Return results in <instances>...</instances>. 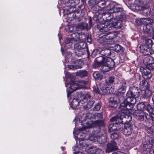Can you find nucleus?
I'll return each instance as SVG.
<instances>
[{
    "instance_id": "26",
    "label": "nucleus",
    "mask_w": 154,
    "mask_h": 154,
    "mask_svg": "<svg viewBox=\"0 0 154 154\" xmlns=\"http://www.w3.org/2000/svg\"><path fill=\"white\" fill-rule=\"evenodd\" d=\"M80 103V102H79L77 99H74L71 103V106L72 109H75L79 104V105L81 104V103Z\"/></svg>"
},
{
    "instance_id": "50",
    "label": "nucleus",
    "mask_w": 154,
    "mask_h": 154,
    "mask_svg": "<svg viewBox=\"0 0 154 154\" xmlns=\"http://www.w3.org/2000/svg\"><path fill=\"white\" fill-rule=\"evenodd\" d=\"M74 27L75 26H70V32L76 30V29H75Z\"/></svg>"
},
{
    "instance_id": "36",
    "label": "nucleus",
    "mask_w": 154,
    "mask_h": 154,
    "mask_svg": "<svg viewBox=\"0 0 154 154\" xmlns=\"http://www.w3.org/2000/svg\"><path fill=\"white\" fill-rule=\"evenodd\" d=\"M146 67L150 70L154 69V63L148 62L146 65Z\"/></svg>"
},
{
    "instance_id": "7",
    "label": "nucleus",
    "mask_w": 154,
    "mask_h": 154,
    "mask_svg": "<svg viewBox=\"0 0 154 154\" xmlns=\"http://www.w3.org/2000/svg\"><path fill=\"white\" fill-rule=\"evenodd\" d=\"M103 24H101L99 25H98V26L99 29L100 31L102 33V34H103V37L105 38V39L107 40H109L110 39H112L114 38L116 36V35L115 34V33L113 32H109L110 30H108L107 31H102L101 29L102 28L101 27V25Z\"/></svg>"
},
{
    "instance_id": "56",
    "label": "nucleus",
    "mask_w": 154,
    "mask_h": 154,
    "mask_svg": "<svg viewBox=\"0 0 154 154\" xmlns=\"http://www.w3.org/2000/svg\"><path fill=\"white\" fill-rule=\"evenodd\" d=\"M146 59L148 60H150V58H146Z\"/></svg>"
},
{
    "instance_id": "9",
    "label": "nucleus",
    "mask_w": 154,
    "mask_h": 154,
    "mask_svg": "<svg viewBox=\"0 0 154 154\" xmlns=\"http://www.w3.org/2000/svg\"><path fill=\"white\" fill-rule=\"evenodd\" d=\"M109 10H108L109 11H110V12L117 13L120 11L122 10L121 6L117 4L116 3H113L109 5Z\"/></svg>"
},
{
    "instance_id": "63",
    "label": "nucleus",
    "mask_w": 154,
    "mask_h": 154,
    "mask_svg": "<svg viewBox=\"0 0 154 154\" xmlns=\"http://www.w3.org/2000/svg\"><path fill=\"white\" fill-rule=\"evenodd\" d=\"M151 58V59H152V58Z\"/></svg>"
},
{
    "instance_id": "41",
    "label": "nucleus",
    "mask_w": 154,
    "mask_h": 154,
    "mask_svg": "<svg viewBox=\"0 0 154 154\" xmlns=\"http://www.w3.org/2000/svg\"><path fill=\"white\" fill-rule=\"evenodd\" d=\"M110 137L112 139H115L118 137L119 135L116 133H112L111 134Z\"/></svg>"
},
{
    "instance_id": "34",
    "label": "nucleus",
    "mask_w": 154,
    "mask_h": 154,
    "mask_svg": "<svg viewBox=\"0 0 154 154\" xmlns=\"http://www.w3.org/2000/svg\"><path fill=\"white\" fill-rule=\"evenodd\" d=\"M151 24L149 23V24H147L146 26V29L145 30L146 32L148 33L151 32L152 30V26H150Z\"/></svg>"
},
{
    "instance_id": "37",
    "label": "nucleus",
    "mask_w": 154,
    "mask_h": 154,
    "mask_svg": "<svg viewBox=\"0 0 154 154\" xmlns=\"http://www.w3.org/2000/svg\"><path fill=\"white\" fill-rule=\"evenodd\" d=\"M153 144H144L143 146V149L144 151H147L149 150V149L151 148V146H149L150 145H153Z\"/></svg>"
},
{
    "instance_id": "31",
    "label": "nucleus",
    "mask_w": 154,
    "mask_h": 154,
    "mask_svg": "<svg viewBox=\"0 0 154 154\" xmlns=\"http://www.w3.org/2000/svg\"><path fill=\"white\" fill-rule=\"evenodd\" d=\"M145 105L143 102H141L138 104L137 106V109L141 111H142L144 110Z\"/></svg>"
},
{
    "instance_id": "15",
    "label": "nucleus",
    "mask_w": 154,
    "mask_h": 154,
    "mask_svg": "<svg viewBox=\"0 0 154 154\" xmlns=\"http://www.w3.org/2000/svg\"><path fill=\"white\" fill-rule=\"evenodd\" d=\"M74 48L75 54L78 56H81L84 54V49L81 48V46L79 44H75Z\"/></svg>"
},
{
    "instance_id": "48",
    "label": "nucleus",
    "mask_w": 154,
    "mask_h": 154,
    "mask_svg": "<svg viewBox=\"0 0 154 154\" xmlns=\"http://www.w3.org/2000/svg\"><path fill=\"white\" fill-rule=\"evenodd\" d=\"M65 29L66 32H70V26L66 25L65 27Z\"/></svg>"
},
{
    "instance_id": "10",
    "label": "nucleus",
    "mask_w": 154,
    "mask_h": 154,
    "mask_svg": "<svg viewBox=\"0 0 154 154\" xmlns=\"http://www.w3.org/2000/svg\"><path fill=\"white\" fill-rule=\"evenodd\" d=\"M100 90L94 87H93V91L97 93H100L101 94L109 93V89L108 87H104L102 85H100Z\"/></svg>"
},
{
    "instance_id": "55",
    "label": "nucleus",
    "mask_w": 154,
    "mask_h": 154,
    "mask_svg": "<svg viewBox=\"0 0 154 154\" xmlns=\"http://www.w3.org/2000/svg\"><path fill=\"white\" fill-rule=\"evenodd\" d=\"M152 99L153 102L154 103V96L152 97Z\"/></svg>"
},
{
    "instance_id": "54",
    "label": "nucleus",
    "mask_w": 154,
    "mask_h": 154,
    "mask_svg": "<svg viewBox=\"0 0 154 154\" xmlns=\"http://www.w3.org/2000/svg\"><path fill=\"white\" fill-rule=\"evenodd\" d=\"M98 130L97 131H99L100 130V129L99 127H98Z\"/></svg>"
},
{
    "instance_id": "4",
    "label": "nucleus",
    "mask_w": 154,
    "mask_h": 154,
    "mask_svg": "<svg viewBox=\"0 0 154 154\" xmlns=\"http://www.w3.org/2000/svg\"><path fill=\"white\" fill-rule=\"evenodd\" d=\"M115 63L113 60L108 57H104L100 70L102 72H107L113 67Z\"/></svg>"
},
{
    "instance_id": "6",
    "label": "nucleus",
    "mask_w": 154,
    "mask_h": 154,
    "mask_svg": "<svg viewBox=\"0 0 154 154\" xmlns=\"http://www.w3.org/2000/svg\"><path fill=\"white\" fill-rule=\"evenodd\" d=\"M94 103V101L92 100L91 97L88 94L80 101V103L83 105L85 109H88L92 106Z\"/></svg>"
},
{
    "instance_id": "61",
    "label": "nucleus",
    "mask_w": 154,
    "mask_h": 154,
    "mask_svg": "<svg viewBox=\"0 0 154 154\" xmlns=\"http://www.w3.org/2000/svg\"><path fill=\"white\" fill-rule=\"evenodd\" d=\"M76 149H74L75 151H76Z\"/></svg>"
},
{
    "instance_id": "32",
    "label": "nucleus",
    "mask_w": 154,
    "mask_h": 154,
    "mask_svg": "<svg viewBox=\"0 0 154 154\" xmlns=\"http://www.w3.org/2000/svg\"><path fill=\"white\" fill-rule=\"evenodd\" d=\"M77 73L78 75L82 77L86 76L87 75V72L85 70H80Z\"/></svg>"
},
{
    "instance_id": "58",
    "label": "nucleus",
    "mask_w": 154,
    "mask_h": 154,
    "mask_svg": "<svg viewBox=\"0 0 154 154\" xmlns=\"http://www.w3.org/2000/svg\"><path fill=\"white\" fill-rule=\"evenodd\" d=\"M88 115H89V116H90L91 115V113H89L88 114Z\"/></svg>"
},
{
    "instance_id": "28",
    "label": "nucleus",
    "mask_w": 154,
    "mask_h": 154,
    "mask_svg": "<svg viewBox=\"0 0 154 154\" xmlns=\"http://www.w3.org/2000/svg\"><path fill=\"white\" fill-rule=\"evenodd\" d=\"M140 85L141 88L143 90L146 89L148 87V82L145 80H142Z\"/></svg>"
},
{
    "instance_id": "43",
    "label": "nucleus",
    "mask_w": 154,
    "mask_h": 154,
    "mask_svg": "<svg viewBox=\"0 0 154 154\" xmlns=\"http://www.w3.org/2000/svg\"><path fill=\"white\" fill-rule=\"evenodd\" d=\"M121 116L119 117V115H117V116H114L112 117L110 119L111 122H113L114 121H117L118 119H121Z\"/></svg>"
},
{
    "instance_id": "46",
    "label": "nucleus",
    "mask_w": 154,
    "mask_h": 154,
    "mask_svg": "<svg viewBox=\"0 0 154 154\" xmlns=\"http://www.w3.org/2000/svg\"><path fill=\"white\" fill-rule=\"evenodd\" d=\"M142 21H143V22L144 23H147V21H150L151 23H152L153 22V20L151 19L146 18H143L141 19Z\"/></svg>"
},
{
    "instance_id": "33",
    "label": "nucleus",
    "mask_w": 154,
    "mask_h": 154,
    "mask_svg": "<svg viewBox=\"0 0 154 154\" xmlns=\"http://www.w3.org/2000/svg\"><path fill=\"white\" fill-rule=\"evenodd\" d=\"M114 78L113 77H109L106 80V83L107 84L110 85L112 84L114 82Z\"/></svg>"
},
{
    "instance_id": "14",
    "label": "nucleus",
    "mask_w": 154,
    "mask_h": 154,
    "mask_svg": "<svg viewBox=\"0 0 154 154\" xmlns=\"http://www.w3.org/2000/svg\"><path fill=\"white\" fill-rule=\"evenodd\" d=\"M104 138V137L103 136L100 137L97 135H93L91 136H90L88 140L95 142H98L100 143H103L104 142L102 140Z\"/></svg>"
},
{
    "instance_id": "16",
    "label": "nucleus",
    "mask_w": 154,
    "mask_h": 154,
    "mask_svg": "<svg viewBox=\"0 0 154 154\" xmlns=\"http://www.w3.org/2000/svg\"><path fill=\"white\" fill-rule=\"evenodd\" d=\"M104 59V57L102 56H100L96 58L95 61L93 64V67L94 68H96L101 64L102 65Z\"/></svg>"
},
{
    "instance_id": "29",
    "label": "nucleus",
    "mask_w": 154,
    "mask_h": 154,
    "mask_svg": "<svg viewBox=\"0 0 154 154\" xmlns=\"http://www.w3.org/2000/svg\"><path fill=\"white\" fill-rule=\"evenodd\" d=\"M93 76L95 79H100L102 77V75L100 74L99 72L95 71L94 72Z\"/></svg>"
},
{
    "instance_id": "18",
    "label": "nucleus",
    "mask_w": 154,
    "mask_h": 154,
    "mask_svg": "<svg viewBox=\"0 0 154 154\" xmlns=\"http://www.w3.org/2000/svg\"><path fill=\"white\" fill-rule=\"evenodd\" d=\"M150 48L145 46H140V52L144 55H149L151 54L150 52Z\"/></svg>"
},
{
    "instance_id": "49",
    "label": "nucleus",
    "mask_w": 154,
    "mask_h": 154,
    "mask_svg": "<svg viewBox=\"0 0 154 154\" xmlns=\"http://www.w3.org/2000/svg\"><path fill=\"white\" fill-rule=\"evenodd\" d=\"M150 15L152 16H154V9H152L150 8L149 9V13Z\"/></svg>"
},
{
    "instance_id": "1",
    "label": "nucleus",
    "mask_w": 154,
    "mask_h": 154,
    "mask_svg": "<svg viewBox=\"0 0 154 154\" xmlns=\"http://www.w3.org/2000/svg\"><path fill=\"white\" fill-rule=\"evenodd\" d=\"M93 127H94L93 123H88L86 122V125H84L82 128H79V131L81 132L77 134V136H75V138L76 140H77V139L79 140L80 148H82L83 150L85 152L83 153L77 152L73 154H86L87 152L93 151L92 149H95V148L94 147L87 145L84 142H82L83 141L84 138L86 136V134L84 133L81 132L82 131L86 130L87 128H89Z\"/></svg>"
},
{
    "instance_id": "13",
    "label": "nucleus",
    "mask_w": 154,
    "mask_h": 154,
    "mask_svg": "<svg viewBox=\"0 0 154 154\" xmlns=\"http://www.w3.org/2000/svg\"><path fill=\"white\" fill-rule=\"evenodd\" d=\"M132 125L131 124L127 123L125 125V128L123 130L124 134L129 135L132 133Z\"/></svg>"
},
{
    "instance_id": "5",
    "label": "nucleus",
    "mask_w": 154,
    "mask_h": 154,
    "mask_svg": "<svg viewBox=\"0 0 154 154\" xmlns=\"http://www.w3.org/2000/svg\"><path fill=\"white\" fill-rule=\"evenodd\" d=\"M66 87H67V96L69 97L72 93L74 91L80 88L78 85L75 83L73 81H71L69 79H68L65 82Z\"/></svg>"
},
{
    "instance_id": "8",
    "label": "nucleus",
    "mask_w": 154,
    "mask_h": 154,
    "mask_svg": "<svg viewBox=\"0 0 154 154\" xmlns=\"http://www.w3.org/2000/svg\"><path fill=\"white\" fill-rule=\"evenodd\" d=\"M71 35L72 37V38H66L65 41L66 44L68 45L69 46L71 45L75 41H78L80 36L79 34L76 32L73 33Z\"/></svg>"
},
{
    "instance_id": "35",
    "label": "nucleus",
    "mask_w": 154,
    "mask_h": 154,
    "mask_svg": "<svg viewBox=\"0 0 154 154\" xmlns=\"http://www.w3.org/2000/svg\"><path fill=\"white\" fill-rule=\"evenodd\" d=\"M68 67L69 69H75L81 68V66H80L75 65H69L68 66Z\"/></svg>"
},
{
    "instance_id": "40",
    "label": "nucleus",
    "mask_w": 154,
    "mask_h": 154,
    "mask_svg": "<svg viewBox=\"0 0 154 154\" xmlns=\"http://www.w3.org/2000/svg\"><path fill=\"white\" fill-rule=\"evenodd\" d=\"M101 106L100 103H98L96 104L93 108L94 111H98L100 108Z\"/></svg>"
},
{
    "instance_id": "12",
    "label": "nucleus",
    "mask_w": 154,
    "mask_h": 154,
    "mask_svg": "<svg viewBox=\"0 0 154 154\" xmlns=\"http://www.w3.org/2000/svg\"><path fill=\"white\" fill-rule=\"evenodd\" d=\"M117 148L116 143L114 141H112L111 143L107 144V149L106 150V152H110L113 150L117 149Z\"/></svg>"
},
{
    "instance_id": "39",
    "label": "nucleus",
    "mask_w": 154,
    "mask_h": 154,
    "mask_svg": "<svg viewBox=\"0 0 154 154\" xmlns=\"http://www.w3.org/2000/svg\"><path fill=\"white\" fill-rule=\"evenodd\" d=\"M111 12H104V13H103L102 14V16H103V17H104V18H107V17L108 18L109 17L110 15H111ZM109 19V18H108L107 19H106V20L105 21V22L106 21V20H107V19ZM110 19H111L110 18Z\"/></svg>"
},
{
    "instance_id": "53",
    "label": "nucleus",
    "mask_w": 154,
    "mask_h": 154,
    "mask_svg": "<svg viewBox=\"0 0 154 154\" xmlns=\"http://www.w3.org/2000/svg\"><path fill=\"white\" fill-rule=\"evenodd\" d=\"M89 23H90V26H91V19L89 20Z\"/></svg>"
},
{
    "instance_id": "3",
    "label": "nucleus",
    "mask_w": 154,
    "mask_h": 154,
    "mask_svg": "<svg viewBox=\"0 0 154 154\" xmlns=\"http://www.w3.org/2000/svg\"><path fill=\"white\" fill-rule=\"evenodd\" d=\"M122 21L121 20H116L112 18L107 19L106 21L105 22L104 24L101 25V29H100L102 31H107L108 30H111L114 28H119L122 26ZM101 28V27H100Z\"/></svg>"
},
{
    "instance_id": "25",
    "label": "nucleus",
    "mask_w": 154,
    "mask_h": 154,
    "mask_svg": "<svg viewBox=\"0 0 154 154\" xmlns=\"http://www.w3.org/2000/svg\"><path fill=\"white\" fill-rule=\"evenodd\" d=\"M116 100L115 98L111 97L109 100V105L112 107H116L117 106Z\"/></svg>"
},
{
    "instance_id": "52",
    "label": "nucleus",
    "mask_w": 154,
    "mask_h": 154,
    "mask_svg": "<svg viewBox=\"0 0 154 154\" xmlns=\"http://www.w3.org/2000/svg\"><path fill=\"white\" fill-rule=\"evenodd\" d=\"M148 114H147L146 113H145V117H146V119H149V117H148Z\"/></svg>"
},
{
    "instance_id": "11",
    "label": "nucleus",
    "mask_w": 154,
    "mask_h": 154,
    "mask_svg": "<svg viewBox=\"0 0 154 154\" xmlns=\"http://www.w3.org/2000/svg\"><path fill=\"white\" fill-rule=\"evenodd\" d=\"M106 2L105 0H101L98 2L97 4L98 7L100 8V9L103 11L109 10V5L106 7H105Z\"/></svg>"
},
{
    "instance_id": "57",
    "label": "nucleus",
    "mask_w": 154,
    "mask_h": 154,
    "mask_svg": "<svg viewBox=\"0 0 154 154\" xmlns=\"http://www.w3.org/2000/svg\"><path fill=\"white\" fill-rule=\"evenodd\" d=\"M122 116H123V115H122V114H121V116H119V117H121H121H122ZM122 119V118L121 119Z\"/></svg>"
},
{
    "instance_id": "38",
    "label": "nucleus",
    "mask_w": 154,
    "mask_h": 154,
    "mask_svg": "<svg viewBox=\"0 0 154 154\" xmlns=\"http://www.w3.org/2000/svg\"><path fill=\"white\" fill-rule=\"evenodd\" d=\"M116 128H115V123L110 124L108 127V129L109 131H116Z\"/></svg>"
},
{
    "instance_id": "19",
    "label": "nucleus",
    "mask_w": 154,
    "mask_h": 154,
    "mask_svg": "<svg viewBox=\"0 0 154 154\" xmlns=\"http://www.w3.org/2000/svg\"><path fill=\"white\" fill-rule=\"evenodd\" d=\"M109 47L110 48H113V49L116 52H118L120 51L123 50V48L120 45L117 44H109Z\"/></svg>"
},
{
    "instance_id": "30",
    "label": "nucleus",
    "mask_w": 154,
    "mask_h": 154,
    "mask_svg": "<svg viewBox=\"0 0 154 154\" xmlns=\"http://www.w3.org/2000/svg\"><path fill=\"white\" fill-rule=\"evenodd\" d=\"M146 43V47H148L150 48H152V45L153 44L152 43V40L150 39H147L145 41Z\"/></svg>"
},
{
    "instance_id": "17",
    "label": "nucleus",
    "mask_w": 154,
    "mask_h": 154,
    "mask_svg": "<svg viewBox=\"0 0 154 154\" xmlns=\"http://www.w3.org/2000/svg\"><path fill=\"white\" fill-rule=\"evenodd\" d=\"M135 4L136 9L138 10H141L144 6V2L143 0H135Z\"/></svg>"
},
{
    "instance_id": "60",
    "label": "nucleus",
    "mask_w": 154,
    "mask_h": 154,
    "mask_svg": "<svg viewBox=\"0 0 154 154\" xmlns=\"http://www.w3.org/2000/svg\"><path fill=\"white\" fill-rule=\"evenodd\" d=\"M61 51L62 52V48H61Z\"/></svg>"
},
{
    "instance_id": "64",
    "label": "nucleus",
    "mask_w": 154,
    "mask_h": 154,
    "mask_svg": "<svg viewBox=\"0 0 154 154\" xmlns=\"http://www.w3.org/2000/svg\"><path fill=\"white\" fill-rule=\"evenodd\" d=\"M88 117L89 118V116H88Z\"/></svg>"
},
{
    "instance_id": "24",
    "label": "nucleus",
    "mask_w": 154,
    "mask_h": 154,
    "mask_svg": "<svg viewBox=\"0 0 154 154\" xmlns=\"http://www.w3.org/2000/svg\"><path fill=\"white\" fill-rule=\"evenodd\" d=\"M152 75L150 71H147L144 69L143 73V76L144 79H148L150 78Z\"/></svg>"
},
{
    "instance_id": "44",
    "label": "nucleus",
    "mask_w": 154,
    "mask_h": 154,
    "mask_svg": "<svg viewBox=\"0 0 154 154\" xmlns=\"http://www.w3.org/2000/svg\"><path fill=\"white\" fill-rule=\"evenodd\" d=\"M88 81H85L84 80L80 81L79 82V84H78L79 85L83 86L84 85H86L88 83Z\"/></svg>"
},
{
    "instance_id": "51",
    "label": "nucleus",
    "mask_w": 154,
    "mask_h": 154,
    "mask_svg": "<svg viewBox=\"0 0 154 154\" xmlns=\"http://www.w3.org/2000/svg\"><path fill=\"white\" fill-rule=\"evenodd\" d=\"M144 116L143 115H139V119L141 121H143L144 120Z\"/></svg>"
},
{
    "instance_id": "62",
    "label": "nucleus",
    "mask_w": 154,
    "mask_h": 154,
    "mask_svg": "<svg viewBox=\"0 0 154 154\" xmlns=\"http://www.w3.org/2000/svg\"><path fill=\"white\" fill-rule=\"evenodd\" d=\"M75 133V132H73V133L74 134V133Z\"/></svg>"
},
{
    "instance_id": "27",
    "label": "nucleus",
    "mask_w": 154,
    "mask_h": 154,
    "mask_svg": "<svg viewBox=\"0 0 154 154\" xmlns=\"http://www.w3.org/2000/svg\"><path fill=\"white\" fill-rule=\"evenodd\" d=\"M150 8H149L147 6H143V9L141 11H142V14L143 15L147 16L149 13V9Z\"/></svg>"
},
{
    "instance_id": "2",
    "label": "nucleus",
    "mask_w": 154,
    "mask_h": 154,
    "mask_svg": "<svg viewBox=\"0 0 154 154\" xmlns=\"http://www.w3.org/2000/svg\"><path fill=\"white\" fill-rule=\"evenodd\" d=\"M139 95V93L138 92L133 93L131 91H128L127 93L126 101H124L120 104V109L122 111L131 110L136 102L135 97H137Z\"/></svg>"
},
{
    "instance_id": "45",
    "label": "nucleus",
    "mask_w": 154,
    "mask_h": 154,
    "mask_svg": "<svg viewBox=\"0 0 154 154\" xmlns=\"http://www.w3.org/2000/svg\"><path fill=\"white\" fill-rule=\"evenodd\" d=\"M95 119L99 118L100 119H101L102 117L101 113H96L95 114Z\"/></svg>"
},
{
    "instance_id": "21",
    "label": "nucleus",
    "mask_w": 154,
    "mask_h": 154,
    "mask_svg": "<svg viewBox=\"0 0 154 154\" xmlns=\"http://www.w3.org/2000/svg\"><path fill=\"white\" fill-rule=\"evenodd\" d=\"M126 86L125 84H122L121 87L118 90V94L120 96H122L125 91Z\"/></svg>"
},
{
    "instance_id": "23",
    "label": "nucleus",
    "mask_w": 154,
    "mask_h": 154,
    "mask_svg": "<svg viewBox=\"0 0 154 154\" xmlns=\"http://www.w3.org/2000/svg\"><path fill=\"white\" fill-rule=\"evenodd\" d=\"M106 40L105 39V38L103 37V35L102 36L100 37L98 39V42L100 44H102L104 45L105 44H107V45L109 47V44L110 43H108V42L106 41Z\"/></svg>"
},
{
    "instance_id": "59",
    "label": "nucleus",
    "mask_w": 154,
    "mask_h": 154,
    "mask_svg": "<svg viewBox=\"0 0 154 154\" xmlns=\"http://www.w3.org/2000/svg\"><path fill=\"white\" fill-rule=\"evenodd\" d=\"M99 121H96V122H97L98 123V122H99Z\"/></svg>"
},
{
    "instance_id": "22",
    "label": "nucleus",
    "mask_w": 154,
    "mask_h": 154,
    "mask_svg": "<svg viewBox=\"0 0 154 154\" xmlns=\"http://www.w3.org/2000/svg\"><path fill=\"white\" fill-rule=\"evenodd\" d=\"M100 53L103 56L107 57L109 56L111 54L110 50L108 48H104L100 50Z\"/></svg>"
},
{
    "instance_id": "47",
    "label": "nucleus",
    "mask_w": 154,
    "mask_h": 154,
    "mask_svg": "<svg viewBox=\"0 0 154 154\" xmlns=\"http://www.w3.org/2000/svg\"><path fill=\"white\" fill-rule=\"evenodd\" d=\"M115 128H116V131L118 130H119L122 127L121 125L117 123H115Z\"/></svg>"
},
{
    "instance_id": "20",
    "label": "nucleus",
    "mask_w": 154,
    "mask_h": 154,
    "mask_svg": "<svg viewBox=\"0 0 154 154\" xmlns=\"http://www.w3.org/2000/svg\"><path fill=\"white\" fill-rule=\"evenodd\" d=\"M146 109L149 113V116L151 117L153 121H154V114L152 113L153 109L149 104H147L146 106Z\"/></svg>"
},
{
    "instance_id": "42",
    "label": "nucleus",
    "mask_w": 154,
    "mask_h": 154,
    "mask_svg": "<svg viewBox=\"0 0 154 154\" xmlns=\"http://www.w3.org/2000/svg\"><path fill=\"white\" fill-rule=\"evenodd\" d=\"M149 146H151V148L149 149V154H154V144L150 145Z\"/></svg>"
}]
</instances>
